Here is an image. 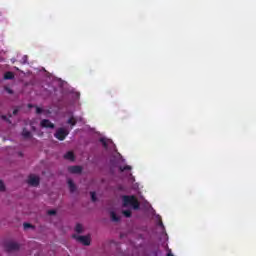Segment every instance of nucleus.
Instances as JSON below:
<instances>
[{"label":"nucleus","instance_id":"f257e3e1","mask_svg":"<svg viewBox=\"0 0 256 256\" xmlns=\"http://www.w3.org/2000/svg\"><path fill=\"white\" fill-rule=\"evenodd\" d=\"M122 201H123V207H133V209L135 211L139 210V208L141 207V204L139 203V200H137V197H135L134 195H124L122 197Z\"/></svg>","mask_w":256,"mask_h":256},{"label":"nucleus","instance_id":"f03ea898","mask_svg":"<svg viewBox=\"0 0 256 256\" xmlns=\"http://www.w3.org/2000/svg\"><path fill=\"white\" fill-rule=\"evenodd\" d=\"M67 135H69L68 130H66L65 128H59L54 134V137L58 139V141H65Z\"/></svg>","mask_w":256,"mask_h":256},{"label":"nucleus","instance_id":"7ed1b4c3","mask_svg":"<svg viewBox=\"0 0 256 256\" xmlns=\"http://www.w3.org/2000/svg\"><path fill=\"white\" fill-rule=\"evenodd\" d=\"M5 249L8 253L19 251V249H21V245L17 242L10 241L5 244Z\"/></svg>","mask_w":256,"mask_h":256},{"label":"nucleus","instance_id":"20e7f679","mask_svg":"<svg viewBox=\"0 0 256 256\" xmlns=\"http://www.w3.org/2000/svg\"><path fill=\"white\" fill-rule=\"evenodd\" d=\"M73 239H76L79 243H82V245L88 246L91 245V240L89 239V236H79V235H73Z\"/></svg>","mask_w":256,"mask_h":256},{"label":"nucleus","instance_id":"39448f33","mask_svg":"<svg viewBox=\"0 0 256 256\" xmlns=\"http://www.w3.org/2000/svg\"><path fill=\"white\" fill-rule=\"evenodd\" d=\"M40 179L38 176L30 175L28 178V185L32 187H39Z\"/></svg>","mask_w":256,"mask_h":256},{"label":"nucleus","instance_id":"423d86ee","mask_svg":"<svg viewBox=\"0 0 256 256\" xmlns=\"http://www.w3.org/2000/svg\"><path fill=\"white\" fill-rule=\"evenodd\" d=\"M40 127H43L44 129H55V124H53L49 119H43L40 122Z\"/></svg>","mask_w":256,"mask_h":256},{"label":"nucleus","instance_id":"0eeeda50","mask_svg":"<svg viewBox=\"0 0 256 256\" xmlns=\"http://www.w3.org/2000/svg\"><path fill=\"white\" fill-rule=\"evenodd\" d=\"M68 171H69V173H74L76 175H79V174L83 173V167H81V166H70L68 168Z\"/></svg>","mask_w":256,"mask_h":256},{"label":"nucleus","instance_id":"6e6552de","mask_svg":"<svg viewBox=\"0 0 256 256\" xmlns=\"http://www.w3.org/2000/svg\"><path fill=\"white\" fill-rule=\"evenodd\" d=\"M68 187H69L70 193H75V191H77V186L71 179H68Z\"/></svg>","mask_w":256,"mask_h":256},{"label":"nucleus","instance_id":"1a4fd4ad","mask_svg":"<svg viewBox=\"0 0 256 256\" xmlns=\"http://www.w3.org/2000/svg\"><path fill=\"white\" fill-rule=\"evenodd\" d=\"M64 159H67L68 161H75V154L69 151L64 155Z\"/></svg>","mask_w":256,"mask_h":256},{"label":"nucleus","instance_id":"9d476101","mask_svg":"<svg viewBox=\"0 0 256 256\" xmlns=\"http://www.w3.org/2000/svg\"><path fill=\"white\" fill-rule=\"evenodd\" d=\"M22 136L24 137V139H31V137H33L31 132L28 131L26 128L23 129Z\"/></svg>","mask_w":256,"mask_h":256},{"label":"nucleus","instance_id":"9b49d317","mask_svg":"<svg viewBox=\"0 0 256 256\" xmlns=\"http://www.w3.org/2000/svg\"><path fill=\"white\" fill-rule=\"evenodd\" d=\"M110 217L114 223H119V221H121V218H119V216H117V214L113 211L110 212Z\"/></svg>","mask_w":256,"mask_h":256},{"label":"nucleus","instance_id":"f8f14e48","mask_svg":"<svg viewBox=\"0 0 256 256\" xmlns=\"http://www.w3.org/2000/svg\"><path fill=\"white\" fill-rule=\"evenodd\" d=\"M4 79L6 80L15 79V74H13V72L11 71H8L4 74Z\"/></svg>","mask_w":256,"mask_h":256},{"label":"nucleus","instance_id":"ddd939ff","mask_svg":"<svg viewBox=\"0 0 256 256\" xmlns=\"http://www.w3.org/2000/svg\"><path fill=\"white\" fill-rule=\"evenodd\" d=\"M67 123L68 125H72V127H75V125H77V120H75V117H70Z\"/></svg>","mask_w":256,"mask_h":256},{"label":"nucleus","instance_id":"4468645a","mask_svg":"<svg viewBox=\"0 0 256 256\" xmlns=\"http://www.w3.org/2000/svg\"><path fill=\"white\" fill-rule=\"evenodd\" d=\"M119 171H120L121 173H123V172H125V171H131V166H129V165L120 166V167H119Z\"/></svg>","mask_w":256,"mask_h":256},{"label":"nucleus","instance_id":"2eb2a0df","mask_svg":"<svg viewBox=\"0 0 256 256\" xmlns=\"http://www.w3.org/2000/svg\"><path fill=\"white\" fill-rule=\"evenodd\" d=\"M76 233H83V225L77 224L75 227Z\"/></svg>","mask_w":256,"mask_h":256},{"label":"nucleus","instance_id":"dca6fc26","mask_svg":"<svg viewBox=\"0 0 256 256\" xmlns=\"http://www.w3.org/2000/svg\"><path fill=\"white\" fill-rule=\"evenodd\" d=\"M100 143H102V145L105 149H107L109 147V145L107 144V140L105 138H101Z\"/></svg>","mask_w":256,"mask_h":256},{"label":"nucleus","instance_id":"f3484780","mask_svg":"<svg viewBox=\"0 0 256 256\" xmlns=\"http://www.w3.org/2000/svg\"><path fill=\"white\" fill-rule=\"evenodd\" d=\"M122 213H123L124 217H127V218L131 217V215H132L131 210H124V211H122Z\"/></svg>","mask_w":256,"mask_h":256},{"label":"nucleus","instance_id":"a211bd4d","mask_svg":"<svg viewBox=\"0 0 256 256\" xmlns=\"http://www.w3.org/2000/svg\"><path fill=\"white\" fill-rule=\"evenodd\" d=\"M91 200L95 203L97 201V194L95 192H90Z\"/></svg>","mask_w":256,"mask_h":256},{"label":"nucleus","instance_id":"6ab92c4d","mask_svg":"<svg viewBox=\"0 0 256 256\" xmlns=\"http://www.w3.org/2000/svg\"><path fill=\"white\" fill-rule=\"evenodd\" d=\"M23 226H24V229H33V225L29 223H24Z\"/></svg>","mask_w":256,"mask_h":256},{"label":"nucleus","instance_id":"aec40b11","mask_svg":"<svg viewBox=\"0 0 256 256\" xmlns=\"http://www.w3.org/2000/svg\"><path fill=\"white\" fill-rule=\"evenodd\" d=\"M36 113L37 115H41V113H43V109L40 107H36Z\"/></svg>","mask_w":256,"mask_h":256},{"label":"nucleus","instance_id":"412c9836","mask_svg":"<svg viewBox=\"0 0 256 256\" xmlns=\"http://www.w3.org/2000/svg\"><path fill=\"white\" fill-rule=\"evenodd\" d=\"M0 191H5V184L0 180Z\"/></svg>","mask_w":256,"mask_h":256},{"label":"nucleus","instance_id":"4be33fe9","mask_svg":"<svg viewBox=\"0 0 256 256\" xmlns=\"http://www.w3.org/2000/svg\"><path fill=\"white\" fill-rule=\"evenodd\" d=\"M1 118L3 119V121H7L8 123H11V120H9V118H7L6 115H2Z\"/></svg>","mask_w":256,"mask_h":256},{"label":"nucleus","instance_id":"5701e85b","mask_svg":"<svg viewBox=\"0 0 256 256\" xmlns=\"http://www.w3.org/2000/svg\"><path fill=\"white\" fill-rule=\"evenodd\" d=\"M48 215H57L56 210H48Z\"/></svg>","mask_w":256,"mask_h":256},{"label":"nucleus","instance_id":"b1692460","mask_svg":"<svg viewBox=\"0 0 256 256\" xmlns=\"http://www.w3.org/2000/svg\"><path fill=\"white\" fill-rule=\"evenodd\" d=\"M27 59H28L27 55H24V56L22 57V63H23V65H25V63H27Z\"/></svg>","mask_w":256,"mask_h":256},{"label":"nucleus","instance_id":"393cba45","mask_svg":"<svg viewBox=\"0 0 256 256\" xmlns=\"http://www.w3.org/2000/svg\"><path fill=\"white\" fill-rule=\"evenodd\" d=\"M6 91L9 95H13V90L11 88H6Z\"/></svg>","mask_w":256,"mask_h":256},{"label":"nucleus","instance_id":"a878e982","mask_svg":"<svg viewBox=\"0 0 256 256\" xmlns=\"http://www.w3.org/2000/svg\"><path fill=\"white\" fill-rule=\"evenodd\" d=\"M17 113H19V108H15L12 112L13 115H17Z\"/></svg>","mask_w":256,"mask_h":256},{"label":"nucleus","instance_id":"bb28decb","mask_svg":"<svg viewBox=\"0 0 256 256\" xmlns=\"http://www.w3.org/2000/svg\"><path fill=\"white\" fill-rule=\"evenodd\" d=\"M35 107L33 104H28V109H33Z\"/></svg>","mask_w":256,"mask_h":256},{"label":"nucleus","instance_id":"cd10ccee","mask_svg":"<svg viewBox=\"0 0 256 256\" xmlns=\"http://www.w3.org/2000/svg\"><path fill=\"white\" fill-rule=\"evenodd\" d=\"M158 225H159L160 227H165V226L163 225V221H160V222L158 223Z\"/></svg>","mask_w":256,"mask_h":256},{"label":"nucleus","instance_id":"c85d7f7f","mask_svg":"<svg viewBox=\"0 0 256 256\" xmlns=\"http://www.w3.org/2000/svg\"><path fill=\"white\" fill-rule=\"evenodd\" d=\"M166 256H173V253L169 251Z\"/></svg>","mask_w":256,"mask_h":256}]
</instances>
